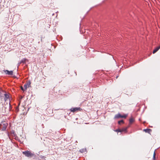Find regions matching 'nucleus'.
Wrapping results in <instances>:
<instances>
[{"mask_svg": "<svg viewBox=\"0 0 160 160\" xmlns=\"http://www.w3.org/2000/svg\"><path fill=\"white\" fill-rule=\"evenodd\" d=\"M8 124L5 122H2L0 123V130L4 131L6 130Z\"/></svg>", "mask_w": 160, "mask_h": 160, "instance_id": "1", "label": "nucleus"}, {"mask_svg": "<svg viewBox=\"0 0 160 160\" xmlns=\"http://www.w3.org/2000/svg\"><path fill=\"white\" fill-rule=\"evenodd\" d=\"M23 154L27 157H32L33 156V154L29 151H26L22 152Z\"/></svg>", "mask_w": 160, "mask_h": 160, "instance_id": "2", "label": "nucleus"}, {"mask_svg": "<svg viewBox=\"0 0 160 160\" xmlns=\"http://www.w3.org/2000/svg\"><path fill=\"white\" fill-rule=\"evenodd\" d=\"M127 115H122L120 113H118L114 117L115 119L119 118H125L127 117Z\"/></svg>", "mask_w": 160, "mask_h": 160, "instance_id": "3", "label": "nucleus"}, {"mask_svg": "<svg viewBox=\"0 0 160 160\" xmlns=\"http://www.w3.org/2000/svg\"><path fill=\"white\" fill-rule=\"evenodd\" d=\"M82 110V109H81L80 108H72L70 109V110L71 112H77L78 111H81V110Z\"/></svg>", "mask_w": 160, "mask_h": 160, "instance_id": "4", "label": "nucleus"}, {"mask_svg": "<svg viewBox=\"0 0 160 160\" xmlns=\"http://www.w3.org/2000/svg\"><path fill=\"white\" fill-rule=\"evenodd\" d=\"M31 82L30 81H28L24 85V87L25 88V90H27L28 88L31 87Z\"/></svg>", "mask_w": 160, "mask_h": 160, "instance_id": "5", "label": "nucleus"}, {"mask_svg": "<svg viewBox=\"0 0 160 160\" xmlns=\"http://www.w3.org/2000/svg\"><path fill=\"white\" fill-rule=\"evenodd\" d=\"M4 72L6 73L8 75H12L13 74V71H9L8 70H4Z\"/></svg>", "mask_w": 160, "mask_h": 160, "instance_id": "6", "label": "nucleus"}, {"mask_svg": "<svg viewBox=\"0 0 160 160\" xmlns=\"http://www.w3.org/2000/svg\"><path fill=\"white\" fill-rule=\"evenodd\" d=\"M128 128V127H127L123 128L121 129H120L121 132H127V129Z\"/></svg>", "mask_w": 160, "mask_h": 160, "instance_id": "7", "label": "nucleus"}, {"mask_svg": "<svg viewBox=\"0 0 160 160\" xmlns=\"http://www.w3.org/2000/svg\"><path fill=\"white\" fill-rule=\"evenodd\" d=\"M4 96H5L4 100L5 101H6L9 98V96L8 94H6V93H5L4 94Z\"/></svg>", "mask_w": 160, "mask_h": 160, "instance_id": "8", "label": "nucleus"}, {"mask_svg": "<svg viewBox=\"0 0 160 160\" xmlns=\"http://www.w3.org/2000/svg\"><path fill=\"white\" fill-rule=\"evenodd\" d=\"M26 60H27L26 59V58H23V59H22V60H21L20 62V64L22 63H25L26 62Z\"/></svg>", "mask_w": 160, "mask_h": 160, "instance_id": "9", "label": "nucleus"}, {"mask_svg": "<svg viewBox=\"0 0 160 160\" xmlns=\"http://www.w3.org/2000/svg\"><path fill=\"white\" fill-rule=\"evenodd\" d=\"M144 131L148 133H150V132L152 131L150 129H145L144 130Z\"/></svg>", "mask_w": 160, "mask_h": 160, "instance_id": "10", "label": "nucleus"}, {"mask_svg": "<svg viewBox=\"0 0 160 160\" xmlns=\"http://www.w3.org/2000/svg\"><path fill=\"white\" fill-rule=\"evenodd\" d=\"M159 48L158 47L155 48L153 51V53H154L156 52L159 49Z\"/></svg>", "mask_w": 160, "mask_h": 160, "instance_id": "11", "label": "nucleus"}, {"mask_svg": "<svg viewBox=\"0 0 160 160\" xmlns=\"http://www.w3.org/2000/svg\"><path fill=\"white\" fill-rule=\"evenodd\" d=\"M2 109L3 110V109L4 110V111H3V112H5V113L6 112V108L4 106H3L2 107Z\"/></svg>", "mask_w": 160, "mask_h": 160, "instance_id": "12", "label": "nucleus"}, {"mask_svg": "<svg viewBox=\"0 0 160 160\" xmlns=\"http://www.w3.org/2000/svg\"><path fill=\"white\" fill-rule=\"evenodd\" d=\"M134 119L132 118H131L130 119H129V122L130 123H132V122H134Z\"/></svg>", "mask_w": 160, "mask_h": 160, "instance_id": "13", "label": "nucleus"}, {"mask_svg": "<svg viewBox=\"0 0 160 160\" xmlns=\"http://www.w3.org/2000/svg\"><path fill=\"white\" fill-rule=\"evenodd\" d=\"M156 153L154 151L153 154V160H155V159Z\"/></svg>", "mask_w": 160, "mask_h": 160, "instance_id": "14", "label": "nucleus"}, {"mask_svg": "<svg viewBox=\"0 0 160 160\" xmlns=\"http://www.w3.org/2000/svg\"><path fill=\"white\" fill-rule=\"evenodd\" d=\"M121 123H124V121L123 120H121L119 121L118 122V123L119 124H121Z\"/></svg>", "mask_w": 160, "mask_h": 160, "instance_id": "15", "label": "nucleus"}, {"mask_svg": "<svg viewBox=\"0 0 160 160\" xmlns=\"http://www.w3.org/2000/svg\"><path fill=\"white\" fill-rule=\"evenodd\" d=\"M21 89V90L23 91V92H24L26 90H25V89H23V87L22 86H21L20 87Z\"/></svg>", "mask_w": 160, "mask_h": 160, "instance_id": "16", "label": "nucleus"}, {"mask_svg": "<svg viewBox=\"0 0 160 160\" xmlns=\"http://www.w3.org/2000/svg\"><path fill=\"white\" fill-rule=\"evenodd\" d=\"M115 132H121V131H120V129H117L115 131Z\"/></svg>", "mask_w": 160, "mask_h": 160, "instance_id": "17", "label": "nucleus"}, {"mask_svg": "<svg viewBox=\"0 0 160 160\" xmlns=\"http://www.w3.org/2000/svg\"><path fill=\"white\" fill-rule=\"evenodd\" d=\"M18 106L17 107V108L16 109H18Z\"/></svg>", "mask_w": 160, "mask_h": 160, "instance_id": "18", "label": "nucleus"}, {"mask_svg": "<svg viewBox=\"0 0 160 160\" xmlns=\"http://www.w3.org/2000/svg\"><path fill=\"white\" fill-rule=\"evenodd\" d=\"M20 104V102H19V103L18 104V106H19Z\"/></svg>", "mask_w": 160, "mask_h": 160, "instance_id": "19", "label": "nucleus"}, {"mask_svg": "<svg viewBox=\"0 0 160 160\" xmlns=\"http://www.w3.org/2000/svg\"><path fill=\"white\" fill-rule=\"evenodd\" d=\"M1 97V93L0 92V97Z\"/></svg>", "mask_w": 160, "mask_h": 160, "instance_id": "20", "label": "nucleus"}]
</instances>
